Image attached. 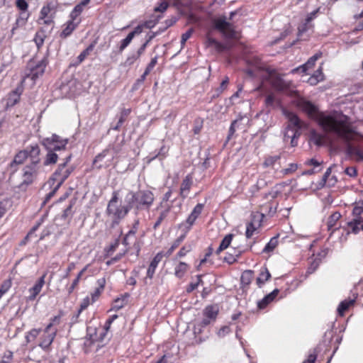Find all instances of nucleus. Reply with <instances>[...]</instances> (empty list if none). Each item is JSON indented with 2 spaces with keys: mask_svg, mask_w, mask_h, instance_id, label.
<instances>
[{
  "mask_svg": "<svg viewBox=\"0 0 363 363\" xmlns=\"http://www.w3.org/2000/svg\"><path fill=\"white\" fill-rule=\"evenodd\" d=\"M321 52H318L315 54L314 55L311 57L305 64L292 69L291 72L296 73L300 72L301 73H306L309 68H311L312 67L314 66L315 62L321 57Z\"/></svg>",
  "mask_w": 363,
  "mask_h": 363,
  "instance_id": "6ab92c4d",
  "label": "nucleus"
},
{
  "mask_svg": "<svg viewBox=\"0 0 363 363\" xmlns=\"http://www.w3.org/2000/svg\"><path fill=\"white\" fill-rule=\"evenodd\" d=\"M45 35L43 30L38 31L36 33L34 40L35 42L36 45L39 48L44 43V38Z\"/></svg>",
  "mask_w": 363,
  "mask_h": 363,
  "instance_id": "4d7b16f0",
  "label": "nucleus"
},
{
  "mask_svg": "<svg viewBox=\"0 0 363 363\" xmlns=\"http://www.w3.org/2000/svg\"><path fill=\"white\" fill-rule=\"evenodd\" d=\"M271 278V274L266 267L262 268L256 282L259 288H262L264 283Z\"/></svg>",
  "mask_w": 363,
  "mask_h": 363,
  "instance_id": "a878e982",
  "label": "nucleus"
},
{
  "mask_svg": "<svg viewBox=\"0 0 363 363\" xmlns=\"http://www.w3.org/2000/svg\"><path fill=\"white\" fill-rule=\"evenodd\" d=\"M192 250L191 245H185L180 248L179 252L176 255V259L184 257L188 252Z\"/></svg>",
  "mask_w": 363,
  "mask_h": 363,
  "instance_id": "09e8293b",
  "label": "nucleus"
},
{
  "mask_svg": "<svg viewBox=\"0 0 363 363\" xmlns=\"http://www.w3.org/2000/svg\"><path fill=\"white\" fill-rule=\"evenodd\" d=\"M284 115L288 119V124L284 133V141L289 143L291 147L298 144V138L304 130L308 128L306 123L299 119L296 114L284 111Z\"/></svg>",
  "mask_w": 363,
  "mask_h": 363,
  "instance_id": "f03ea898",
  "label": "nucleus"
},
{
  "mask_svg": "<svg viewBox=\"0 0 363 363\" xmlns=\"http://www.w3.org/2000/svg\"><path fill=\"white\" fill-rule=\"evenodd\" d=\"M94 48V44L89 45L84 50H83L80 55L78 56L77 59L79 62H82L86 57L93 50Z\"/></svg>",
  "mask_w": 363,
  "mask_h": 363,
  "instance_id": "5fc2aeb1",
  "label": "nucleus"
},
{
  "mask_svg": "<svg viewBox=\"0 0 363 363\" xmlns=\"http://www.w3.org/2000/svg\"><path fill=\"white\" fill-rule=\"evenodd\" d=\"M214 28L221 33L227 38L236 37V32L232 23L226 20L225 16H220L213 21Z\"/></svg>",
  "mask_w": 363,
  "mask_h": 363,
  "instance_id": "6e6552de",
  "label": "nucleus"
},
{
  "mask_svg": "<svg viewBox=\"0 0 363 363\" xmlns=\"http://www.w3.org/2000/svg\"><path fill=\"white\" fill-rule=\"evenodd\" d=\"M355 303V298H346L342 301L337 308V313L338 316L342 317L345 315L346 311L349 309V308L354 305Z\"/></svg>",
  "mask_w": 363,
  "mask_h": 363,
  "instance_id": "b1692460",
  "label": "nucleus"
},
{
  "mask_svg": "<svg viewBox=\"0 0 363 363\" xmlns=\"http://www.w3.org/2000/svg\"><path fill=\"white\" fill-rule=\"evenodd\" d=\"M223 262L228 264H233L237 262V258L235 257L234 253H230L228 252L223 258Z\"/></svg>",
  "mask_w": 363,
  "mask_h": 363,
  "instance_id": "774afa93",
  "label": "nucleus"
},
{
  "mask_svg": "<svg viewBox=\"0 0 363 363\" xmlns=\"http://www.w3.org/2000/svg\"><path fill=\"white\" fill-rule=\"evenodd\" d=\"M74 169V167L72 166V167H68L65 169L62 177H60L59 182H57V183H59V185H62L65 182V181L69 177V176L73 172Z\"/></svg>",
  "mask_w": 363,
  "mask_h": 363,
  "instance_id": "bf43d9fd",
  "label": "nucleus"
},
{
  "mask_svg": "<svg viewBox=\"0 0 363 363\" xmlns=\"http://www.w3.org/2000/svg\"><path fill=\"white\" fill-rule=\"evenodd\" d=\"M169 212V208L163 210L160 212V216H158L157 220L155 221V223H154V225L152 226V228L155 230H157V228L160 225V224L162 223L163 220L164 218H166V217L168 216Z\"/></svg>",
  "mask_w": 363,
  "mask_h": 363,
  "instance_id": "a19ab883",
  "label": "nucleus"
},
{
  "mask_svg": "<svg viewBox=\"0 0 363 363\" xmlns=\"http://www.w3.org/2000/svg\"><path fill=\"white\" fill-rule=\"evenodd\" d=\"M233 237L234 235L232 233L227 234L220 241V245L225 250L227 249L230 245Z\"/></svg>",
  "mask_w": 363,
  "mask_h": 363,
  "instance_id": "de8ad7c7",
  "label": "nucleus"
},
{
  "mask_svg": "<svg viewBox=\"0 0 363 363\" xmlns=\"http://www.w3.org/2000/svg\"><path fill=\"white\" fill-rule=\"evenodd\" d=\"M189 269V264L184 262H179V263L174 268V275L179 278L182 279L186 271Z\"/></svg>",
  "mask_w": 363,
  "mask_h": 363,
  "instance_id": "2f4dec72",
  "label": "nucleus"
},
{
  "mask_svg": "<svg viewBox=\"0 0 363 363\" xmlns=\"http://www.w3.org/2000/svg\"><path fill=\"white\" fill-rule=\"evenodd\" d=\"M341 214L339 211L333 213L328 219L327 226L328 230H330L335 225L336 222L341 218Z\"/></svg>",
  "mask_w": 363,
  "mask_h": 363,
  "instance_id": "e433bc0d",
  "label": "nucleus"
},
{
  "mask_svg": "<svg viewBox=\"0 0 363 363\" xmlns=\"http://www.w3.org/2000/svg\"><path fill=\"white\" fill-rule=\"evenodd\" d=\"M143 32V26H137L133 31L128 33L125 38L121 40V45L119 47V52H122L123 50L127 48L129 44L131 43L133 38L137 35L140 34Z\"/></svg>",
  "mask_w": 363,
  "mask_h": 363,
  "instance_id": "a211bd4d",
  "label": "nucleus"
},
{
  "mask_svg": "<svg viewBox=\"0 0 363 363\" xmlns=\"http://www.w3.org/2000/svg\"><path fill=\"white\" fill-rule=\"evenodd\" d=\"M188 233H185L183 231V233L180 235L172 244L171 247L167 250V251L164 254L166 257H169L174 250L177 248L181 242L184 241Z\"/></svg>",
  "mask_w": 363,
  "mask_h": 363,
  "instance_id": "c756f323",
  "label": "nucleus"
},
{
  "mask_svg": "<svg viewBox=\"0 0 363 363\" xmlns=\"http://www.w3.org/2000/svg\"><path fill=\"white\" fill-rule=\"evenodd\" d=\"M353 209L352 215L354 218L347 222V225L350 228V230L347 233H352L357 235L359 233L358 225H360L361 220H363L362 215L363 214V207L360 205L356 204V201L352 203Z\"/></svg>",
  "mask_w": 363,
  "mask_h": 363,
  "instance_id": "1a4fd4ad",
  "label": "nucleus"
},
{
  "mask_svg": "<svg viewBox=\"0 0 363 363\" xmlns=\"http://www.w3.org/2000/svg\"><path fill=\"white\" fill-rule=\"evenodd\" d=\"M268 79L272 87L277 91H285L290 89L291 82L285 81L274 70L268 69Z\"/></svg>",
  "mask_w": 363,
  "mask_h": 363,
  "instance_id": "9d476101",
  "label": "nucleus"
},
{
  "mask_svg": "<svg viewBox=\"0 0 363 363\" xmlns=\"http://www.w3.org/2000/svg\"><path fill=\"white\" fill-rule=\"evenodd\" d=\"M52 231H53V226L52 225H47L46 227H45L40 233L38 241H42L46 237L50 236L52 233Z\"/></svg>",
  "mask_w": 363,
  "mask_h": 363,
  "instance_id": "8fccbe9b",
  "label": "nucleus"
},
{
  "mask_svg": "<svg viewBox=\"0 0 363 363\" xmlns=\"http://www.w3.org/2000/svg\"><path fill=\"white\" fill-rule=\"evenodd\" d=\"M11 286H12L11 279V278L7 279L1 283V284L0 286V291L4 292V294H6L11 289Z\"/></svg>",
  "mask_w": 363,
  "mask_h": 363,
  "instance_id": "e2e57ef3",
  "label": "nucleus"
},
{
  "mask_svg": "<svg viewBox=\"0 0 363 363\" xmlns=\"http://www.w3.org/2000/svg\"><path fill=\"white\" fill-rule=\"evenodd\" d=\"M21 94V90L19 88L16 89L11 93L9 94L6 99L7 106H13L20 101Z\"/></svg>",
  "mask_w": 363,
  "mask_h": 363,
  "instance_id": "bb28decb",
  "label": "nucleus"
},
{
  "mask_svg": "<svg viewBox=\"0 0 363 363\" xmlns=\"http://www.w3.org/2000/svg\"><path fill=\"white\" fill-rule=\"evenodd\" d=\"M192 184V177L191 174H187L185 178L183 179L182 185H181V195L183 198H185L186 195H184V191L190 190L191 186Z\"/></svg>",
  "mask_w": 363,
  "mask_h": 363,
  "instance_id": "f704fd0d",
  "label": "nucleus"
},
{
  "mask_svg": "<svg viewBox=\"0 0 363 363\" xmlns=\"http://www.w3.org/2000/svg\"><path fill=\"white\" fill-rule=\"evenodd\" d=\"M130 295L129 293L126 292L123 294H121L120 296L116 298L112 303L111 307L109 310L113 311H118L120 309L125 307L128 302V298H130Z\"/></svg>",
  "mask_w": 363,
  "mask_h": 363,
  "instance_id": "dca6fc26",
  "label": "nucleus"
},
{
  "mask_svg": "<svg viewBox=\"0 0 363 363\" xmlns=\"http://www.w3.org/2000/svg\"><path fill=\"white\" fill-rule=\"evenodd\" d=\"M206 44L208 47H213L218 52H223L230 48L229 45L223 44L211 37H208Z\"/></svg>",
  "mask_w": 363,
  "mask_h": 363,
  "instance_id": "4be33fe9",
  "label": "nucleus"
},
{
  "mask_svg": "<svg viewBox=\"0 0 363 363\" xmlns=\"http://www.w3.org/2000/svg\"><path fill=\"white\" fill-rule=\"evenodd\" d=\"M323 160H307L308 165H312L313 167L310 169H306L302 172L303 175H312L315 173L320 172L322 170V164Z\"/></svg>",
  "mask_w": 363,
  "mask_h": 363,
  "instance_id": "5701e85b",
  "label": "nucleus"
},
{
  "mask_svg": "<svg viewBox=\"0 0 363 363\" xmlns=\"http://www.w3.org/2000/svg\"><path fill=\"white\" fill-rule=\"evenodd\" d=\"M40 143L46 151L45 159H57L60 152L67 149L68 139L52 134L50 137L43 138Z\"/></svg>",
  "mask_w": 363,
  "mask_h": 363,
  "instance_id": "20e7f679",
  "label": "nucleus"
},
{
  "mask_svg": "<svg viewBox=\"0 0 363 363\" xmlns=\"http://www.w3.org/2000/svg\"><path fill=\"white\" fill-rule=\"evenodd\" d=\"M279 294V289H274L272 292L265 295L261 300L257 302V308L259 310H263L267 307V306L271 303L275 298Z\"/></svg>",
  "mask_w": 363,
  "mask_h": 363,
  "instance_id": "f3484780",
  "label": "nucleus"
},
{
  "mask_svg": "<svg viewBox=\"0 0 363 363\" xmlns=\"http://www.w3.org/2000/svg\"><path fill=\"white\" fill-rule=\"evenodd\" d=\"M302 110L310 117L316 118L320 126L325 134H320L312 129L310 131L308 140L310 143L317 146L332 144L331 135L343 139L346 143V154L351 157L363 159V149L356 143L352 142L357 136V133L350 128L344 123L340 122L330 116L319 113L316 106L310 101H303L301 104Z\"/></svg>",
  "mask_w": 363,
  "mask_h": 363,
  "instance_id": "f257e3e1",
  "label": "nucleus"
},
{
  "mask_svg": "<svg viewBox=\"0 0 363 363\" xmlns=\"http://www.w3.org/2000/svg\"><path fill=\"white\" fill-rule=\"evenodd\" d=\"M97 337L98 329L96 327L87 326L84 345L89 347L91 346L94 343L97 342Z\"/></svg>",
  "mask_w": 363,
  "mask_h": 363,
  "instance_id": "412c9836",
  "label": "nucleus"
},
{
  "mask_svg": "<svg viewBox=\"0 0 363 363\" xmlns=\"http://www.w3.org/2000/svg\"><path fill=\"white\" fill-rule=\"evenodd\" d=\"M79 21V20H77V22H74L73 21H68L66 27L63 29L60 34V37L67 38L71 35L73 30L77 27Z\"/></svg>",
  "mask_w": 363,
  "mask_h": 363,
  "instance_id": "7c9ffc66",
  "label": "nucleus"
},
{
  "mask_svg": "<svg viewBox=\"0 0 363 363\" xmlns=\"http://www.w3.org/2000/svg\"><path fill=\"white\" fill-rule=\"evenodd\" d=\"M159 34V32L152 33L151 35H150L146 40V41L140 46V48L138 50V56H140L144 52L147 46L148 43L157 35Z\"/></svg>",
  "mask_w": 363,
  "mask_h": 363,
  "instance_id": "49530a36",
  "label": "nucleus"
},
{
  "mask_svg": "<svg viewBox=\"0 0 363 363\" xmlns=\"http://www.w3.org/2000/svg\"><path fill=\"white\" fill-rule=\"evenodd\" d=\"M255 216H253L252 220L247 223L245 236L247 239L250 238L254 232L257 230V227L254 224Z\"/></svg>",
  "mask_w": 363,
  "mask_h": 363,
  "instance_id": "58836bf2",
  "label": "nucleus"
},
{
  "mask_svg": "<svg viewBox=\"0 0 363 363\" xmlns=\"http://www.w3.org/2000/svg\"><path fill=\"white\" fill-rule=\"evenodd\" d=\"M320 264V258H315L311 262V263L310 264L308 267L307 268L306 274H313L318 269V267H319Z\"/></svg>",
  "mask_w": 363,
  "mask_h": 363,
  "instance_id": "a18cd8bd",
  "label": "nucleus"
},
{
  "mask_svg": "<svg viewBox=\"0 0 363 363\" xmlns=\"http://www.w3.org/2000/svg\"><path fill=\"white\" fill-rule=\"evenodd\" d=\"M254 271L251 269L245 270L240 277V287L244 289L247 287L253 278Z\"/></svg>",
  "mask_w": 363,
  "mask_h": 363,
  "instance_id": "393cba45",
  "label": "nucleus"
},
{
  "mask_svg": "<svg viewBox=\"0 0 363 363\" xmlns=\"http://www.w3.org/2000/svg\"><path fill=\"white\" fill-rule=\"evenodd\" d=\"M297 168L298 164L296 163H291L289 164V167L282 169L281 170V172L284 175L290 174L294 172L297 169Z\"/></svg>",
  "mask_w": 363,
  "mask_h": 363,
  "instance_id": "0e129e2a",
  "label": "nucleus"
},
{
  "mask_svg": "<svg viewBox=\"0 0 363 363\" xmlns=\"http://www.w3.org/2000/svg\"><path fill=\"white\" fill-rule=\"evenodd\" d=\"M203 127V121L198 118L194 120L193 131L195 135L199 134Z\"/></svg>",
  "mask_w": 363,
  "mask_h": 363,
  "instance_id": "680f3d73",
  "label": "nucleus"
},
{
  "mask_svg": "<svg viewBox=\"0 0 363 363\" xmlns=\"http://www.w3.org/2000/svg\"><path fill=\"white\" fill-rule=\"evenodd\" d=\"M164 256L162 251L159 252L153 257L147 270V277L150 279L153 278L156 268L158 264L161 262L162 257Z\"/></svg>",
  "mask_w": 363,
  "mask_h": 363,
  "instance_id": "aec40b11",
  "label": "nucleus"
},
{
  "mask_svg": "<svg viewBox=\"0 0 363 363\" xmlns=\"http://www.w3.org/2000/svg\"><path fill=\"white\" fill-rule=\"evenodd\" d=\"M267 185V182H265L264 179H259L257 181V183L255 184H254L252 187H251V191L252 193H255L257 191H259L261 189H262L264 186Z\"/></svg>",
  "mask_w": 363,
  "mask_h": 363,
  "instance_id": "864d4df0",
  "label": "nucleus"
},
{
  "mask_svg": "<svg viewBox=\"0 0 363 363\" xmlns=\"http://www.w3.org/2000/svg\"><path fill=\"white\" fill-rule=\"evenodd\" d=\"M265 105L267 108H274L279 106V101L273 94H269L265 99Z\"/></svg>",
  "mask_w": 363,
  "mask_h": 363,
  "instance_id": "4c0bfd02",
  "label": "nucleus"
},
{
  "mask_svg": "<svg viewBox=\"0 0 363 363\" xmlns=\"http://www.w3.org/2000/svg\"><path fill=\"white\" fill-rule=\"evenodd\" d=\"M332 168L333 166L329 167L325 172L321 179L316 184L317 190H320L326 186L327 181L330 178L332 172Z\"/></svg>",
  "mask_w": 363,
  "mask_h": 363,
  "instance_id": "72a5a7b5",
  "label": "nucleus"
},
{
  "mask_svg": "<svg viewBox=\"0 0 363 363\" xmlns=\"http://www.w3.org/2000/svg\"><path fill=\"white\" fill-rule=\"evenodd\" d=\"M46 217V214L42 216L33 225V226L29 230L28 235H33L35 231L38 230L40 225L44 223Z\"/></svg>",
  "mask_w": 363,
  "mask_h": 363,
  "instance_id": "c03bdc74",
  "label": "nucleus"
},
{
  "mask_svg": "<svg viewBox=\"0 0 363 363\" xmlns=\"http://www.w3.org/2000/svg\"><path fill=\"white\" fill-rule=\"evenodd\" d=\"M48 65V60L47 57H43L40 60L35 59L30 60L27 65L28 72L26 73V77L35 82L43 77Z\"/></svg>",
  "mask_w": 363,
  "mask_h": 363,
  "instance_id": "0eeeda50",
  "label": "nucleus"
},
{
  "mask_svg": "<svg viewBox=\"0 0 363 363\" xmlns=\"http://www.w3.org/2000/svg\"><path fill=\"white\" fill-rule=\"evenodd\" d=\"M70 160H65V162L62 164H60L57 169L54 172L52 176L50 177L48 180V183L50 186L53 185L57 180V177L60 176L62 177L63 172L65 169V167Z\"/></svg>",
  "mask_w": 363,
  "mask_h": 363,
  "instance_id": "cd10ccee",
  "label": "nucleus"
},
{
  "mask_svg": "<svg viewBox=\"0 0 363 363\" xmlns=\"http://www.w3.org/2000/svg\"><path fill=\"white\" fill-rule=\"evenodd\" d=\"M40 161V160H31V162L23 168V171L30 172V173L34 174L36 172L37 165Z\"/></svg>",
  "mask_w": 363,
  "mask_h": 363,
  "instance_id": "13d9d810",
  "label": "nucleus"
},
{
  "mask_svg": "<svg viewBox=\"0 0 363 363\" xmlns=\"http://www.w3.org/2000/svg\"><path fill=\"white\" fill-rule=\"evenodd\" d=\"M169 3L167 1H162L158 6L155 7L154 11L163 13L167 9Z\"/></svg>",
  "mask_w": 363,
  "mask_h": 363,
  "instance_id": "338daca9",
  "label": "nucleus"
},
{
  "mask_svg": "<svg viewBox=\"0 0 363 363\" xmlns=\"http://www.w3.org/2000/svg\"><path fill=\"white\" fill-rule=\"evenodd\" d=\"M279 234L272 237L269 241L266 244L265 247L262 251V253H268L272 252L278 245Z\"/></svg>",
  "mask_w": 363,
  "mask_h": 363,
  "instance_id": "473e14b6",
  "label": "nucleus"
},
{
  "mask_svg": "<svg viewBox=\"0 0 363 363\" xmlns=\"http://www.w3.org/2000/svg\"><path fill=\"white\" fill-rule=\"evenodd\" d=\"M125 205H124V206H116L111 208L110 211H106V214L108 216L113 215V217L117 218V219L123 220L132 209V207L129 204L128 201H125Z\"/></svg>",
  "mask_w": 363,
  "mask_h": 363,
  "instance_id": "f8f14e48",
  "label": "nucleus"
},
{
  "mask_svg": "<svg viewBox=\"0 0 363 363\" xmlns=\"http://www.w3.org/2000/svg\"><path fill=\"white\" fill-rule=\"evenodd\" d=\"M161 18V16H157L155 19L146 21L143 24H140L139 26H142L143 28L144 27L146 28H152L158 23Z\"/></svg>",
  "mask_w": 363,
  "mask_h": 363,
  "instance_id": "3c124183",
  "label": "nucleus"
},
{
  "mask_svg": "<svg viewBox=\"0 0 363 363\" xmlns=\"http://www.w3.org/2000/svg\"><path fill=\"white\" fill-rule=\"evenodd\" d=\"M77 199L73 198L69 201V205L66 208L64 209L62 213L60 216V218L62 220H65L68 217H72L74 214V211H72V208L76 203Z\"/></svg>",
  "mask_w": 363,
  "mask_h": 363,
  "instance_id": "c85d7f7f",
  "label": "nucleus"
},
{
  "mask_svg": "<svg viewBox=\"0 0 363 363\" xmlns=\"http://www.w3.org/2000/svg\"><path fill=\"white\" fill-rule=\"evenodd\" d=\"M40 332V328H33L27 332L25 335L26 344L27 345L34 340L39 335Z\"/></svg>",
  "mask_w": 363,
  "mask_h": 363,
  "instance_id": "c9c22d12",
  "label": "nucleus"
},
{
  "mask_svg": "<svg viewBox=\"0 0 363 363\" xmlns=\"http://www.w3.org/2000/svg\"><path fill=\"white\" fill-rule=\"evenodd\" d=\"M228 84V77H225V79L222 81L219 87L216 89V94L213 95V98L216 96H218L227 87Z\"/></svg>",
  "mask_w": 363,
  "mask_h": 363,
  "instance_id": "603ef678",
  "label": "nucleus"
},
{
  "mask_svg": "<svg viewBox=\"0 0 363 363\" xmlns=\"http://www.w3.org/2000/svg\"><path fill=\"white\" fill-rule=\"evenodd\" d=\"M57 328L54 329L50 333L48 334H43L40 337V341L38 344V346L45 352L49 351L50 348L51 344L53 342L56 335H57Z\"/></svg>",
  "mask_w": 363,
  "mask_h": 363,
  "instance_id": "2eb2a0df",
  "label": "nucleus"
},
{
  "mask_svg": "<svg viewBox=\"0 0 363 363\" xmlns=\"http://www.w3.org/2000/svg\"><path fill=\"white\" fill-rule=\"evenodd\" d=\"M204 207V203H197L194 208H193L191 213L187 217L185 222H182L179 225V228H182V231H185V233H188L196 220L201 215Z\"/></svg>",
  "mask_w": 363,
  "mask_h": 363,
  "instance_id": "9b49d317",
  "label": "nucleus"
},
{
  "mask_svg": "<svg viewBox=\"0 0 363 363\" xmlns=\"http://www.w3.org/2000/svg\"><path fill=\"white\" fill-rule=\"evenodd\" d=\"M48 274V272H45L43 275L38 278L33 287L29 289L30 293V296L28 297V301H33L36 296L40 294L42 290L43 286H44L45 281V279Z\"/></svg>",
  "mask_w": 363,
  "mask_h": 363,
  "instance_id": "4468645a",
  "label": "nucleus"
},
{
  "mask_svg": "<svg viewBox=\"0 0 363 363\" xmlns=\"http://www.w3.org/2000/svg\"><path fill=\"white\" fill-rule=\"evenodd\" d=\"M10 201V199L6 198L0 201V219L6 214L7 211L6 206Z\"/></svg>",
  "mask_w": 363,
  "mask_h": 363,
  "instance_id": "6e6d98bb",
  "label": "nucleus"
},
{
  "mask_svg": "<svg viewBox=\"0 0 363 363\" xmlns=\"http://www.w3.org/2000/svg\"><path fill=\"white\" fill-rule=\"evenodd\" d=\"M13 358V353L11 350H6L3 356L2 359L0 361V363H10Z\"/></svg>",
  "mask_w": 363,
  "mask_h": 363,
  "instance_id": "052dcab7",
  "label": "nucleus"
},
{
  "mask_svg": "<svg viewBox=\"0 0 363 363\" xmlns=\"http://www.w3.org/2000/svg\"><path fill=\"white\" fill-rule=\"evenodd\" d=\"M319 347H316L313 350V353L310 354L308 356V358L303 362V363H315L317 359V352L319 349Z\"/></svg>",
  "mask_w": 363,
  "mask_h": 363,
  "instance_id": "69168bd1",
  "label": "nucleus"
},
{
  "mask_svg": "<svg viewBox=\"0 0 363 363\" xmlns=\"http://www.w3.org/2000/svg\"><path fill=\"white\" fill-rule=\"evenodd\" d=\"M118 200H119V191H113L112 193V196L108 203L106 211H110L111 208L116 206Z\"/></svg>",
  "mask_w": 363,
  "mask_h": 363,
  "instance_id": "ea45409f",
  "label": "nucleus"
},
{
  "mask_svg": "<svg viewBox=\"0 0 363 363\" xmlns=\"http://www.w3.org/2000/svg\"><path fill=\"white\" fill-rule=\"evenodd\" d=\"M125 201H128L132 208H135V214L139 211H148L154 202L153 193L150 190H140L138 191H129L125 197Z\"/></svg>",
  "mask_w": 363,
  "mask_h": 363,
  "instance_id": "7ed1b4c3",
  "label": "nucleus"
},
{
  "mask_svg": "<svg viewBox=\"0 0 363 363\" xmlns=\"http://www.w3.org/2000/svg\"><path fill=\"white\" fill-rule=\"evenodd\" d=\"M335 321H333L332 323V328L330 330H328L323 337L322 342L320 343L317 347H319V349L318 350L317 354L320 352L322 350V346L325 347V350L328 351L329 350V348L332 346V345H334V350L330 355V357L328 358L327 363H330L334 354L337 352L339 347V345L341 343L342 340V335H337L333 341L334 335L336 332L334 331Z\"/></svg>",
  "mask_w": 363,
  "mask_h": 363,
  "instance_id": "423d86ee",
  "label": "nucleus"
},
{
  "mask_svg": "<svg viewBox=\"0 0 363 363\" xmlns=\"http://www.w3.org/2000/svg\"><path fill=\"white\" fill-rule=\"evenodd\" d=\"M40 149L38 145L35 144L27 147L25 150L20 151L14 159H33L40 154Z\"/></svg>",
  "mask_w": 363,
  "mask_h": 363,
  "instance_id": "ddd939ff",
  "label": "nucleus"
},
{
  "mask_svg": "<svg viewBox=\"0 0 363 363\" xmlns=\"http://www.w3.org/2000/svg\"><path fill=\"white\" fill-rule=\"evenodd\" d=\"M219 313L218 304H210L207 305L203 310V319L196 323L194 326V334L195 336V342L196 344H200L205 340L198 337L203 329L210 325L212 322H215Z\"/></svg>",
  "mask_w": 363,
  "mask_h": 363,
  "instance_id": "39448f33",
  "label": "nucleus"
},
{
  "mask_svg": "<svg viewBox=\"0 0 363 363\" xmlns=\"http://www.w3.org/2000/svg\"><path fill=\"white\" fill-rule=\"evenodd\" d=\"M122 231H121V233L120 235H118V238H116L111 243V245L108 246V247H106L104 250L105 252L107 253V254H109V253H111L113 252H114L116 248L118 247L119 244H120V237H121V235L122 234Z\"/></svg>",
  "mask_w": 363,
  "mask_h": 363,
  "instance_id": "79ce46f5",
  "label": "nucleus"
},
{
  "mask_svg": "<svg viewBox=\"0 0 363 363\" xmlns=\"http://www.w3.org/2000/svg\"><path fill=\"white\" fill-rule=\"evenodd\" d=\"M61 185L57 183L55 186L45 196L44 201L41 203V208L43 207L56 194Z\"/></svg>",
  "mask_w": 363,
  "mask_h": 363,
  "instance_id": "37998d69",
  "label": "nucleus"
}]
</instances>
